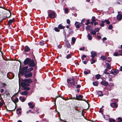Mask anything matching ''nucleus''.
Instances as JSON below:
<instances>
[{
    "instance_id": "cd10ccee",
    "label": "nucleus",
    "mask_w": 122,
    "mask_h": 122,
    "mask_svg": "<svg viewBox=\"0 0 122 122\" xmlns=\"http://www.w3.org/2000/svg\"><path fill=\"white\" fill-rule=\"evenodd\" d=\"M76 40V39L74 37H73L71 39V41L73 44H74L75 43Z\"/></svg>"
},
{
    "instance_id": "3c124183",
    "label": "nucleus",
    "mask_w": 122,
    "mask_h": 122,
    "mask_svg": "<svg viewBox=\"0 0 122 122\" xmlns=\"http://www.w3.org/2000/svg\"><path fill=\"white\" fill-rule=\"evenodd\" d=\"M81 87V85H77L76 88H80Z\"/></svg>"
},
{
    "instance_id": "473e14b6",
    "label": "nucleus",
    "mask_w": 122,
    "mask_h": 122,
    "mask_svg": "<svg viewBox=\"0 0 122 122\" xmlns=\"http://www.w3.org/2000/svg\"><path fill=\"white\" fill-rule=\"evenodd\" d=\"M54 29L55 30L56 32H59L60 31V30L57 27H55L54 28Z\"/></svg>"
},
{
    "instance_id": "6e6552de",
    "label": "nucleus",
    "mask_w": 122,
    "mask_h": 122,
    "mask_svg": "<svg viewBox=\"0 0 122 122\" xmlns=\"http://www.w3.org/2000/svg\"><path fill=\"white\" fill-rule=\"evenodd\" d=\"M24 75H25V76L26 78L31 77L32 76V73L31 72H30L28 73H26Z\"/></svg>"
},
{
    "instance_id": "bf43d9fd",
    "label": "nucleus",
    "mask_w": 122,
    "mask_h": 122,
    "mask_svg": "<svg viewBox=\"0 0 122 122\" xmlns=\"http://www.w3.org/2000/svg\"><path fill=\"white\" fill-rule=\"evenodd\" d=\"M63 33L64 35L65 36H66V32H65V30H63Z\"/></svg>"
},
{
    "instance_id": "b1692460",
    "label": "nucleus",
    "mask_w": 122,
    "mask_h": 122,
    "mask_svg": "<svg viewBox=\"0 0 122 122\" xmlns=\"http://www.w3.org/2000/svg\"><path fill=\"white\" fill-rule=\"evenodd\" d=\"M12 101L14 103H15L18 102V99L17 98H16L15 100H13Z\"/></svg>"
},
{
    "instance_id": "f704fd0d",
    "label": "nucleus",
    "mask_w": 122,
    "mask_h": 122,
    "mask_svg": "<svg viewBox=\"0 0 122 122\" xmlns=\"http://www.w3.org/2000/svg\"><path fill=\"white\" fill-rule=\"evenodd\" d=\"M105 23V22L104 21H103L100 24V26L102 27L104 26V23Z\"/></svg>"
},
{
    "instance_id": "a211bd4d",
    "label": "nucleus",
    "mask_w": 122,
    "mask_h": 122,
    "mask_svg": "<svg viewBox=\"0 0 122 122\" xmlns=\"http://www.w3.org/2000/svg\"><path fill=\"white\" fill-rule=\"evenodd\" d=\"M90 33L92 34L93 35H96V31L95 30H91Z\"/></svg>"
},
{
    "instance_id": "8fccbe9b",
    "label": "nucleus",
    "mask_w": 122,
    "mask_h": 122,
    "mask_svg": "<svg viewBox=\"0 0 122 122\" xmlns=\"http://www.w3.org/2000/svg\"><path fill=\"white\" fill-rule=\"evenodd\" d=\"M95 62V61L93 59H92V61L91 62V64H93V63H94Z\"/></svg>"
},
{
    "instance_id": "dca6fc26",
    "label": "nucleus",
    "mask_w": 122,
    "mask_h": 122,
    "mask_svg": "<svg viewBox=\"0 0 122 122\" xmlns=\"http://www.w3.org/2000/svg\"><path fill=\"white\" fill-rule=\"evenodd\" d=\"M76 28H79L80 27V23L78 22H76L75 24Z\"/></svg>"
},
{
    "instance_id": "052dcab7",
    "label": "nucleus",
    "mask_w": 122,
    "mask_h": 122,
    "mask_svg": "<svg viewBox=\"0 0 122 122\" xmlns=\"http://www.w3.org/2000/svg\"><path fill=\"white\" fill-rule=\"evenodd\" d=\"M21 110V108H18L17 109L16 111H17V112L18 111H20V110Z\"/></svg>"
},
{
    "instance_id": "412c9836",
    "label": "nucleus",
    "mask_w": 122,
    "mask_h": 122,
    "mask_svg": "<svg viewBox=\"0 0 122 122\" xmlns=\"http://www.w3.org/2000/svg\"><path fill=\"white\" fill-rule=\"evenodd\" d=\"M101 76L100 75V74H98L97 75H96L95 76L96 78L97 79H98L100 78Z\"/></svg>"
},
{
    "instance_id": "e433bc0d",
    "label": "nucleus",
    "mask_w": 122,
    "mask_h": 122,
    "mask_svg": "<svg viewBox=\"0 0 122 122\" xmlns=\"http://www.w3.org/2000/svg\"><path fill=\"white\" fill-rule=\"evenodd\" d=\"M118 120L117 121L118 122H121L122 121V119L120 117L118 118Z\"/></svg>"
},
{
    "instance_id": "4c0bfd02",
    "label": "nucleus",
    "mask_w": 122,
    "mask_h": 122,
    "mask_svg": "<svg viewBox=\"0 0 122 122\" xmlns=\"http://www.w3.org/2000/svg\"><path fill=\"white\" fill-rule=\"evenodd\" d=\"M119 55L120 56H122V50H119L118 51Z\"/></svg>"
},
{
    "instance_id": "0eeeda50",
    "label": "nucleus",
    "mask_w": 122,
    "mask_h": 122,
    "mask_svg": "<svg viewBox=\"0 0 122 122\" xmlns=\"http://www.w3.org/2000/svg\"><path fill=\"white\" fill-rule=\"evenodd\" d=\"M30 59L29 58H27L25 59L24 61V64L25 65H26L28 64L29 65Z\"/></svg>"
},
{
    "instance_id": "1a4fd4ad",
    "label": "nucleus",
    "mask_w": 122,
    "mask_h": 122,
    "mask_svg": "<svg viewBox=\"0 0 122 122\" xmlns=\"http://www.w3.org/2000/svg\"><path fill=\"white\" fill-rule=\"evenodd\" d=\"M91 57L92 58H94L97 55V53L94 51H91Z\"/></svg>"
},
{
    "instance_id": "c9c22d12",
    "label": "nucleus",
    "mask_w": 122,
    "mask_h": 122,
    "mask_svg": "<svg viewBox=\"0 0 122 122\" xmlns=\"http://www.w3.org/2000/svg\"><path fill=\"white\" fill-rule=\"evenodd\" d=\"M109 122H114L115 120L114 119H110L109 120Z\"/></svg>"
},
{
    "instance_id": "58836bf2",
    "label": "nucleus",
    "mask_w": 122,
    "mask_h": 122,
    "mask_svg": "<svg viewBox=\"0 0 122 122\" xmlns=\"http://www.w3.org/2000/svg\"><path fill=\"white\" fill-rule=\"evenodd\" d=\"M92 21L93 22H94L96 21V20L95 19V17L93 16L92 17Z\"/></svg>"
},
{
    "instance_id": "39448f33",
    "label": "nucleus",
    "mask_w": 122,
    "mask_h": 122,
    "mask_svg": "<svg viewBox=\"0 0 122 122\" xmlns=\"http://www.w3.org/2000/svg\"><path fill=\"white\" fill-rule=\"evenodd\" d=\"M83 96L81 95H79L78 96H76V100H82L86 101V100L84 99H82Z\"/></svg>"
},
{
    "instance_id": "69168bd1",
    "label": "nucleus",
    "mask_w": 122,
    "mask_h": 122,
    "mask_svg": "<svg viewBox=\"0 0 122 122\" xmlns=\"http://www.w3.org/2000/svg\"><path fill=\"white\" fill-rule=\"evenodd\" d=\"M4 90L3 89H1L0 90V92H1V93H2L4 92Z\"/></svg>"
},
{
    "instance_id": "5fc2aeb1",
    "label": "nucleus",
    "mask_w": 122,
    "mask_h": 122,
    "mask_svg": "<svg viewBox=\"0 0 122 122\" xmlns=\"http://www.w3.org/2000/svg\"><path fill=\"white\" fill-rule=\"evenodd\" d=\"M112 28V25H109L108 29H111Z\"/></svg>"
},
{
    "instance_id": "37998d69",
    "label": "nucleus",
    "mask_w": 122,
    "mask_h": 122,
    "mask_svg": "<svg viewBox=\"0 0 122 122\" xmlns=\"http://www.w3.org/2000/svg\"><path fill=\"white\" fill-rule=\"evenodd\" d=\"M71 56L70 54H68L66 56L67 59H68L71 57Z\"/></svg>"
},
{
    "instance_id": "4be33fe9",
    "label": "nucleus",
    "mask_w": 122,
    "mask_h": 122,
    "mask_svg": "<svg viewBox=\"0 0 122 122\" xmlns=\"http://www.w3.org/2000/svg\"><path fill=\"white\" fill-rule=\"evenodd\" d=\"M97 93L98 96H100L101 97L103 95L102 92L101 91H98L97 92Z\"/></svg>"
},
{
    "instance_id": "f257e3e1",
    "label": "nucleus",
    "mask_w": 122,
    "mask_h": 122,
    "mask_svg": "<svg viewBox=\"0 0 122 122\" xmlns=\"http://www.w3.org/2000/svg\"><path fill=\"white\" fill-rule=\"evenodd\" d=\"M28 66H26L23 67L22 69H20L19 71V73L22 75L24 74L27 73V72H30L33 70V68L31 66L28 69Z\"/></svg>"
},
{
    "instance_id": "680f3d73",
    "label": "nucleus",
    "mask_w": 122,
    "mask_h": 122,
    "mask_svg": "<svg viewBox=\"0 0 122 122\" xmlns=\"http://www.w3.org/2000/svg\"><path fill=\"white\" fill-rule=\"evenodd\" d=\"M84 74H88V72H87L86 71H84Z\"/></svg>"
},
{
    "instance_id": "423d86ee",
    "label": "nucleus",
    "mask_w": 122,
    "mask_h": 122,
    "mask_svg": "<svg viewBox=\"0 0 122 122\" xmlns=\"http://www.w3.org/2000/svg\"><path fill=\"white\" fill-rule=\"evenodd\" d=\"M28 65L30 66H35V64L34 63V61L30 59V61Z\"/></svg>"
},
{
    "instance_id": "7ed1b4c3",
    "label": "nucleus",
    "mask_w": 122,
    "mask_h": 122,
    "mask_svg": "<svg viewBox=\"0 0 122 122\" xmlns=\"http://www.w3.org/2000/svg\"><path fill=\"white\" fill-rule=\"evenodd\" d=\"M32 82V80L31 79H25L22 81V84L23 86H28L29 85L28 83H31Z\"/></svg>"
},
{
    "instance_id": "6e6d98bb",
    "label": "nucleus",
    "mask_w": 122,
    "mask_h": 122,
    "mask_svg": "<svg viewBox=\"0 0 122 122\" xmlns=\"http://www.w3.org/2000/svg\"><path fill=\"white\" fill-rule=\"evenodd\" d=\"M65 12L66 13H68V9L67 8H66L65 9Z\"/></svg>"
},
{
    "instance_id": "5701e85b",
    "label": "nucleus",
    "mask_w": 122,
    "mask_h": 122,
    "mask_svg": "<svg viewBox=\"0 0 122 122\" xmlns=\"http://www.w3.org/2000/svg\"><path fill=\"white\" fill-rule=\"evenodd\" d=\"M20 100L22 102H24L25 100V99L24 98L20 97H19Z\"/></svg>"
},
{
    "instance_id": "4468645a",
    "label": "nucleus",
    "mask_w": 122,
    "mask_h": 122,
    "mask_svg": "<svg viewBox=\"0 0 122 122\" xmlns=\"http://www.w3.org/2000/svg\"><path fill=\"white\" fill-rule=\"evenodd\" d=\"M13 20H10L8 22V24L10 29H11V28L10 25L11 23L13 22Z\"/></svg>"
},
{
    "instance_id": "4d7b16f0",
    "label": "nucleus",
    "mask_w": 122,
    "mask_h": 122,
    "mask_svg": "<svg viewBox=\"0 0 122 122\" xmlns=\"http://www.w3.org/2000/svg\"><path fill=\"white\" fill-rule=\"evenodd\" d=\"M104 73L107 74V75H108V76H109V73L108 72H107H107H106V71H104Z\"/></svg>"
},
{
    "instance_id": "603ef678",
    "label": "nucleus",
    "mask_w": 122,
    "mask_h": 122,
    "mask_svg": "<svg viewBox=\"0 0 122 122\" xmlns=\"http://www.w3.org/2000/svg\"><path fill=\"white\" fill-rule=\"evenodd\" d=\"M34 105H32L30 106V108L31 109H33L34 108Z\"/></svg>"
},
{
    "instance_id": "79ce46f5",
    "label": "nucleus",
    "mask_w": 122,
    "mask_h": 122,
    "mask_svg": "<svg viewBox=\"0 0 122 122\" xmlns=\"http://www.w3.org/2000/svg\"><path fill=\"white\" fill-rule=\"evenodd\" d=\"M109 86H114V84L113 83H110L109 84Z\"/></svg>"
},
{
    "instance_id": "e2e57ef3",
    "label": "nucleus",
    "mask_w": 122,
    "mask_h": 122,
    "mask_svg": "<svg viewBox=\"0 0 122 122\" xmlns=\"http://www.w3.org/2000/svg\"><path fill=\"white\" fill-rule=\"evenodd\" d=\"M98 24V23L97 22H95L94 23V25H96Z\"/></svg>"
},
{
    "instance_id": "c756f323",
    "label": "nucleus",
    "mask_w": 122,
    "mask_h": 122,
    "mask_svg": "<svg viewBox=\"0 0 122 122\" xmlns=\"http://www.w3.org/2000/svg\"><path fill=\"white\" fill-rule=\"evenodd\" d=\"M107 68L108 69H111V66L108 63H107Z\"/></svg>"
},
{
    "instance_id": "a19ab883",
    "label": "nucleus",
    "mask_w": 122,
    "mask_h": 122,
    "mask_svg": "<svg viewBox=\"0 0 122 122\" xmlns=\"http://www.w3.org/2000/svg\"><path fill=\"white\" fill-rule=\"evenodd\" d=\"M108 59L107 61L108 62H110L111 61V58L110 57H109L108 58Z\"/></svg>"
},
{
    "instance_id": "aec40b11",
    "label": "nucleus",
    "mask_w": 122,
    "mask_h": 122,
    "mask_svg": "<svg viewBox=\"0 0 122 122\" xmlns=\"http://www.w3.org/2000/svg\"><path fill=\"white\" fill-rule=\"evenodd\" d=\"M30 50V48L27 46H26L25 47V51L26 52L29 51Z\"/></svg>"
},
{
    "instance_id": "338daca9",
    "label": "nucleus",
    "mask_w": 122,
    "mask_h": 122,
    "mask_svg": "<svg viewBox=\"0 0 122 122\" xmlns=\"http://www.w3.org/2000/svg\"><path fill=\"white\" fill-rule=\"evenodd\" d=\"M84 48V47H83L82 48H80L79 49L80 50H82Z\"/></svg>"
},
{
    "instance_id": "72a5a7b5",
    "label": "nucleus",
    "mask_w": 122,
    "mask_h": 122,
    "mask_svg": "<svg viewBox=\"0 0 122 122\" xmlns=\"http://www.w3.org/2000/svg\"><path fill=\"white\" fill-rule=\"evenodd\" d=\"M105 22H106V24H107L109 25L110 24V22L108 20H104Z\"/></svg>"
},
{
    "instance_id": "a18cd8bd",
    "label": "nucleus",
    "mask_w": 122,
    "mask_h": 122,
    "mask_svg": "<svg viewBox=\"0 0 122 122\" xmlns=\"http://www.w3.org/2000/svg\"><path fill=\"white\" fill-rule=\"evenodd\" d=\"M103 109L102 110V108H101L100 109V110L99 111V112H100L102 113V115L103 114V113H102V112L103 111Z\"/></svg>"
},
{
    "instance_id": "ea45409f",
    "label": "nucleus",
    "mask_w": 122,
    "mask_h": 122,
    "mask_svg": "<svg viewBox=\"0 0 122 122\" xmlns=\"http://www.w3.org/2000/svg\"><path fill=\"white\" fill-rule=\"evenodd\" d=\"M90 23V20H87V22L86 23V25H88Z\"/></svg>"
},
{
    "instance_id": "c85d7f7f",
    "label": "nucleus",
    "mask_w": 122,
    "mask_h": 122,
    "mask_svg": "<svg viewBox=\"0 0 122 122\" xmlns=\"http://www.w3.org/2000/svg\"><path fill=\"white\" fill-rule=\"evenodd\" d=\"M101 58L103 60H104L106 59L107 57L105 56H101Z\"/></svg>"
},
{
    "instance_id": "2f4dec72",
    "label": "nucleus",
    "mask_w": 122,
    "mask_h": 122,
    "mask_svg": "<svg viewBox=\"0 0 122 122\" xmlns=\"http://www.w3.org/2000/svg\"><path fill=\"white\" fill-rule=\"evenodd\" d=\"M104 117L105 120H107L109 118V117L108 116L106 115L104 116Z\"/></svg>"
},
{
    "instance_id": "9b49d317",
    "label": "nucleus",
    "mask_w": 122,
    "mask_h": 122,
    "mask_svg": "<svg viewBox=\"0 0 122 122\" xmlns=\"http://www.w3.org/2000/svg\"><path fill=\"white\" fill-rule=\"evenodd\" d=\"M101 85L104 86H107L108 84V83L106 81H102L101 82Z\"/></svg>"
},
{
    "instance_id": "20e7f679",
    "label": "nucleus",
    "mask_w": 122,
    "mask_h": 122,
    "mask_svg": "<svg viewBox=\"0 0 122 122\" xmlns=\"http://www.w3.org/2000/svg\"><path fill=\"white\" fill-rule=\"evenodd\" d=\"M14 76V74L11 72H9L7 75V76L9 79H11L13 78Z\"/></svg>"
},
{
    "instance_id": "de8ad7c7",
    "label": "nucleus",
    "mask_w": 122,
    "mask_h": 122,
    "mask_svg": "<svg viewBox=\"0 0 122 122\" xmlns=\"http://www.w3.org/2000/svg\"><path fill=\"white\" fill-rule=\"evenodd\" d=\"M107 39V38L106 37H104L102 39V41L104 43H105V42H104V41Z\"/></svg>"
},
{
    "instance_id": "f03ea898",
    "label": "nucleus",
    "mask_w": 122,
    "mask_h": 122,
    "mask_svg": "<svg viewBox=\"0 0 122 122\" xmlns=\"http://www.w3.org/2000/svg\"><path fill=\"white\" fill-rule=\"evenodd\" d=\"M67 81L68 83V86L69 87H74L77 84V82H75L73 79L72 78H70L67 80Z\"/></svg>"
},
{
    "instance_id": "0e129e2a",
    "label": "nucleus",
    "mask_w": 122,
    "mask_h": 122,
    "mask_svg": "<svg viewBox=\"0 0 122 122\" xmlns=\"http://www.w3.org/2000/svg\"><path fill=\"white\" fill-rule=\"evenodd\" d=\"M32 103H31V102H29L28 103V105L29 106H31V105H32Z\"/></svg>"
},
{
    "instance_id": "2eb2a0df",
    "label": "nucleus",
    "mask_w": 122,
    "mask_h": 122,
    "mask_svg": "<svg viewBox=\"0 0 122 122\" xmlns=\"http://www.w3.org/2000/svg\"><path fill=\"white\" fill-rule=\"evenodd\" d=\"M117 19L118 20L120 21L122 19V16L121 14H118L117 16Z\"/></svg>"
},
{
    "instance_id": "f8f14e48",
    "label": "nucleus",
    "mask_w": 122,
    "mask_h": 122,
    "mask_svg": "<svg viewBox=\"0 0 122 122\" xmlns=\"http://www.w3.org/2000/svg\"><path fill=\"white\" fill-rule=\"evenodd\" d=\"M49 16L52 18H54L55 17V14L54 12H52L50 14L48 15Z\"/></svg>"
},
{
    "instance_id": "49530a36",
    "label": "nucleus",
    "mask_w": 122,
    "mask_h": 122,
    "mask_svg": "<svg viewBox=\"0 0 122 122\" xmlns=\"http://www.w3.org/2000/svg\"><path fill=\"white\" fill-rule=\"evenodd\" d=\"M114 56H117L118 55V53L117 52H115L114 54Z\"/></svg>"
},
{
    "instance_id": "ddd939ff",
    "label": "nucleus",
    "mask_w": 122,
    "mask_h": 122,
    "mask_svg": "<svg viewBox=\"0 0 122 122\" xmlns=\"http://www.w3.org/2000/svg\"><path fill=\"white\" fill-rule=\"evenodd\" d=\"M111 106L112 107H115L117 108L118 105L117 103H113L111 104Z\"/></svg>"
},
{
    "instance_id": "f3484780",
    "label": "nucleus",
    "mask_w": 122,
    "mask_h": 122,
    "mask_svg": "<svg viewBox=\"0 0 122 122\" xmlns=\"http://www.w3.org/2000/svg\"><path fill=\"white\" fill-rule=\"evenodd\" d=\"M28 93V92L27 91H25L21 93V94L23 95H27Z\"/></svg>"
},
{
    "instance_id": "393cba45",
    "label": "nucleus",
    "mask_w": 122,
    "mask_h": 122,
    "mask_svg": "<svg viewBox=\"0 0 122 122\" xmlns=\"http://www.w3.org/2000/svg\"><path fill=\"white\" fill-rule=\"evenodd\" d=\"M87 37H88V39L89 40H91L92 39V37H91L90 34H88L87 35Z\"/></svg>"
},
{
    "instance_id": "13d9d810",
    "label": "nucleus",
    "mask_w": 122,
    "mask_h": 122,
    "mask_svg": "<svg viewBox=\"0 0 122 122\" xmlns=\"http://www.w3.org/2000/svg\"><path fill=\"white\" fill-rule=\"evenodd\" d=\"M108 81H112V78L111 77H109L108 79Z\"/></svg>"
},
{
    "instance_id": "bb28decb",
    "label": "nucleus",
    "mask_w": 122,
    "mask_h": 122,
    "mask_svg": "<svg viewBox=\"0 0 122 122\" xmlns=\"http://www.w3.org/2000/svg\"><path fill=\"white\" fill-rule=\"evenodd\" d=\"M1 86L3 87H5V86H6L7 85L6 84V83H4L1 82Z\"/></svg>"
},
{
    "instance_id": "09e8293b",
    "label": "nucleus",
    "mask_w": 122,
    "mask_h": 122,
    "mask_svg": "<svg viewBox=\"0 0 122 122\" xmlns=\"http://www.w3.org/2000/svg\"><path fill=\"white\" fill-rule=\"evenodd\" d=\"M100 29V28H97L95 29V31L97 32H98Z\"/></svg>"
},
{
    "instance_id": "7c9ffc66",
    "label": "nucleus",
    "mask_w": 122,
    "mask_h": 122,
    "mask_svg": "<svg viewBox=\"0 0 122 122\" xmlns=\"http://www.w3.org/2000/svg\"><path fill=\"white\" fill-rule=\"evenodd\" d=\"M4 103V102L3 101H0V107H1Z\"/></svg>"
},
{
    "instance_id": "9d476101",
    "label": "nucleus",
    "mask_w": 122,
    "mask_h": 122,
    "mask_svg": "<svg viewBox=\"0 0 122 122\" xmlns=\"http://www.w3.org/2000/svg\"><path fill=\"white\" fill-rule=\"evenodd\" d=\"M110 73L113 75H115L118 73V71L117 70H112L110 71Z\"/></svg>"
},
{
    "instance_id": "a878e982",
    "label": "nucleus",
    "mask_w": 122,
    "mask_h": 122,
    "mask_svg": "<svg viewBox=\"0 0 122 122\" xmlns=\"http://www.w3.org/2000/svg\"><path fill=\"white\" fill-rule=\"evenodd\" d=\"M93 85L95 86H97L98 85V83L97 81L93 82Z\"/></svg>"
},
{
    "instance_id": "6ab92c4d",
    "label": "nucleus",
    "mask_w": 122,
    "mask_h": 122,
    "mask_svg": "<svg viewBox=\"0 0 122 122\" xmlns=\"http://www.w3.org/2000/svg\"><path fill=\"white\" fill-rule=\"evenodd\" d=\"M58 28L60 29H64L65 27V26H63L61 25V24L59 25L58 26Z\"/></svg>"
},
{
    "instance_id": "774afa93",
    "label": "nucleus",
    "mask_w": 122,
    "mask_h": 122,
    "mask_svg": "<svg viewBox=\"0 0 122 122\" xmlns=\"http://www.w3.org/2000/svg\"><path fill=\"white\" fill-rule=\"evenodd\" d=\"M120 71H122V66H120Z\"/></svg>"
},
{
    "instance_id": "864d4df0",
    "label": "nucleus",
    "mask_w": 122,
    "mask_h": 122,
    "mask_svg": "<svg viewBox=\"0 0 122 122\" xmlns=\"http://www.w3.org/2000/svg\"><path fill=\"white\" fill-rule=\"evenodd\" d=\"M67 23L68 24H70V21L69 19H67L66 20Z\"/></svg>"
},
{
    "instance_id": "c03bdc74",
    "label": "nucleus",
    "mask_w": 122,
    "mask_h": 122,
    "mask_svg": "<svg viewBox=\"0 0 122 122\" xmlns=\"http://www.w3.org/2000/svg\"><path fill=\"white\" fill-rule=\"evenodd\" d=\"M39 43L40 45H41L42 46L43 45L44 43V41H42L40 42Z\"/></svg>"
}]
</instances>
